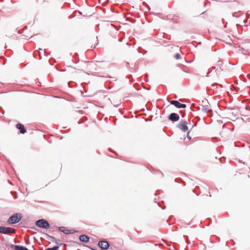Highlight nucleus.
Instances as JSON below:
<instances>
[{"label":"nucleus","instance_id":"2","mask_svg":"<svg viewBox=\"0 0 250 250\" xmlns=\"http://www.w3.org/2000/svg\"><path fill=\"white\" fill-rule=\"evenodd\" d=\"M35 224L36 226L41 228L48 229L50 228V225L48 221L43 219L38 220Z\"/></svg>","mask_w":250,"mask_h":250},{"label":"nucleus","instance_id":"4","mask_svg":"<svg viewBox=\"0 0 250 250\" xmlns=\"http://www.w3.org/2000/svg\"><path fill=\"white\" fill-rule=\"evenodd\" d=\"M16 231L14 229L9 227H0V233L10 234L14 233Z\"/></svg>","mask_w":250,"mask_h":250},{"label":"nucleus","instance_id":"9","mask_svg":"<svg viewBox=\"0 0 250 250\" xmlns=\"http://www.w3.org/2000/svg\"><path fill=\"white\" fill-rule=\"evenodd\" d=\"M16 127L20 130L21 134H24L26 132V129L24 128V125L21 124H18L16 125Z\"/></svg>","mask_w":250,"mask_h":250},{"label":"nucleus","instance_id":"1","mask_svg":"<svg viewBox=\"0 0 250 250\" xmlns=\"http://www.w3.org/2000/svg\"><path fill=\"white\" fill-rule=\"evenodd\" d=\"M197 108L203 112H208L211 111L210 109V104L207 99L203 100L202 103L199 104Z\"/></svg>","mask_w":250,"mask_h":250},{"label":"nucleus","instance_id":"16","mask_svg":"<svg viewBox=\"0 0 250 250\" xmlns=\"http://www.w3.org/2000/svg\"><path fill=\"white\" fill-rule=\"evenodd\" d=\"M188 134H189V132H188V138L189 139H191V138H190V137L188 135Z\"/></svg>","mask_w":250,"mask_h":250},{"label":"nucleus","instance_id":"12","mask_svg":"<svg viewBox=\"0 0 250 250\" xmlns=\"http://www.w3.org/2000/svg\"><path fill=\"white\" fill-rule=\"evenodd\" d=\"M15 250H28L26 248L20 246H14Z\"/></svg>","mask_w":250,"mask_h":250},{"label":"nucleus","instance_id":"17","mask_svg":"<svg viewBox=\"0 0 250 250\" xmlns=\"http://www.w3.org/2000/svg\"><path fill=\"white\" fill-rule=\"evenodd\" d=\"M91 250H95V249H93V248H91Z\"/></svg>","mask_w":250,"mask_h":250},{"label":"nucleus","instance_id":"7","mask_svg":"<svg viewBox=\"0 0 250 250\" xmlns=\"http://www.w3.org/2000/svg\"><path fill=\"white\" fill-rule=\"evenodd\" d=\"M179 119V116L175 113H171L169 116V119L173 122L178 121Z\"/></svg>","mask_w":250,"mask_h":250},{"label":"nucleus","instance_id":"10","mask_svg":"<svg viewBox=\"0 0 250 250\" xmlns=\"http://www.w3.org/2000/svg\"><path fill=\"white\" fill-rule=\"evenodd\" d=\"M81 241L84 243H87L89 240V237L86 235H81L79 237Z\"/></svg>","mask_w":250,"mask_h":250},{"label":"nucleus","instance_id":"11","mask_svg":"<svg viewBox=\"0 0 250 250\" xmlns=\"http://www.w3.org/2000/svg\"><path fill=\"white\" fill-rule=\"evenodd\" d=\"M77 73L76 69L75 67H70L69 69V74L70 76H74Z\"/></svg>","mask_w":250,"mask_h":250},{"label":"nucleus","instance_id":"8","mask_svg":"<svg viewBox=\"0 0 250 250\" xmlns=\"http://www.w3.org/2000/svg\"><path fill=\"white\" fill-rule=\"evenodd\" d=\"M179 127L183 131H186L188 130V127L187 126L185 122H181L179 125Z\"/></svg>","mask_w":250,"mask_h":250},{"label":"nucleus","instance_id":"14","mask_svg":"<svg viewBox=\"0 0 250 250\" xmlns=\"http://www.w3.org/2000/svg\"><path fill=\"white\" fill-rule=\"evenodd\" d=\"M59 249L58 246H54L52 248H48L46 250H58Z\"/></svg>","mask_w":250,"mask_h":250},{"label":"nucleus","instance_id":"5","mask_svg":"<svg viewBox=\"0 0 250 250\" xmlns=\"http://www.w3.org/2000/svg\"><path fill=\"white\" fill-rule=\"evenodd\" d=\"M98 246L103 250H107L109 247V244L106 241H100L98 243Z\"/></svg>","mask_w":250,"mask_h":250},{"label":"nucleus","instance_id":"6","mask_svg":"<svg viewBox=\"0 0 250 250\" xmlns=\"http://www.w3.org/2000/svg\"><path fill=\"white\" fill-rule=\"evenodd\" d=\"M171 104L174 105L176 107L178 108H185L187 105L185 104H180L178 101H171L170 102Z\"/></svg>","mask_w":250,"mask_h":250},{"label":"nucleus","instance_id":"13","mask_svg":"<svg viewBox=\"0 0 250 250\" xmlns=\"http://www.w3.org/2000/svg\"><path fill=\"white\" fill-rule=\"evenodd\" d=\"M59 230L63 232L66 234H68L70 233V231L68 229H65V228L64 227H60Z\"/></svg>","mask_w":250,"mask_h":250},{"label":"nucleus","instance_id":"15","mask_svg":"<svg viewBox=\"0 0 250 250\" xmlns=\"http://www.w3.org/2000/svg\"><path fill=\"white\" fill-rule=\"evenodd\" d=\"M175 58L176 60H179L181 58V55L179 53H177L175 56Z\"/></svg>","mask_w":250,"mask_h":250},{"label":"nucleus","instance_id":"3","mask_svg":"<svg viewBox=\"0 0 250 250\" xmlns=\"http://www.w3.org/2000/svg\"><path fill=\"white\" fill-rule=\"evenodd\" d=\"M21 219V214L16 213L12 215L8 220L7 222L10 224H15L19 222Z\"/></svg>","mask_w":250,"mask_h":250}]
</instances>
